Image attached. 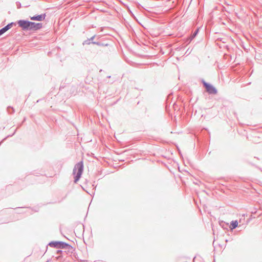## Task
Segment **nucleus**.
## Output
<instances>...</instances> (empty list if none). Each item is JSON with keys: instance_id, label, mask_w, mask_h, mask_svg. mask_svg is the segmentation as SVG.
Listing matches in <instances>:
<instances>
[{"instance_id": "nucleus-15", "label": "nucleus", "mask_w": 262, "mask_h": 262, "mask_svg": "<svg viewBox=\"0 0 262 262\" xmlns=\"http://www.w3.org/2000/svg\"><path fill=\"white\" fill-rule=\"evenodd\" d=\"M95 37V35H94L92 37H91L90 38H89L90 39V40L91 41V42L92 41H94L93 40L94 39Z\"/></svg>"}, {"instance_id": "nucleus-5", "label": "nucleus", "mask_w": 262, "mask_h": 262, "mask_svg": "<svg viewBox=\"0 0 262 262\" xmlns=\"http://www.w3.org/2000/svg\"><path fill=\"white\" fill-rule=\"evenodd\" d=\"M92 43L94 45H96L101 47H107L108 48L107 50L106 51V52L107 53L111 51L110 47H112V46L110 45V43H108L107 41L103 40L102 39H99L96 41H92Z\"/></svg>"}, {"instance_id": "nucleus-16", "label": "nucleus", "mask_w": 262, "mask_h": 262, "mask_svg": "<svg viewBox=\"0 0 262 262\" xmlns=\"http://www.w3.org/2000/svg\"><path fill=\"white\" fill-rule=\"evenodd\" d=\"M46 262H49V260H48Z\"/></svg>"}, {"instance_id": "nucleus-8", "label": "nucleus", "mask_w": 262, "mask_h": 262, "mask_svg": "<svg viewBox=\"0 0 262 262\" xmlns=\"http://www.w3.org/2000/svg\"><path fill=\"white\" fill-rule=\"evenodd\" d=\"M14 25V23H11L7 25L0 29V36L5 33L7 31L10 29Z\"/></svg>"}, {"instance_id": "nucleus-3", "label": "nucleus", "mask_w": 262, "mask_h": 262, "mask_svg": "<svg viewBox=\"0 0 262 262\" xmlns=\"http://www.w3.org/2000/svg\"><path fill=\"white\" fill-rule=\"evenodd\" d=\"M203 86L206 89V92L209 94H216L217 92L216 89L212 85L206 82L204 80H202Z\"/></svg>"}, {"instance_id": "nucleus-14", "label": "nucleus", "mask_w": 262, "mask_h": 262, "mask_svg": "<svg viewBox=\"0 0 262 262\" xmlns=\"http://www.w3.org/2000/svg\"><path fill=\"white\" fill-rule=\"evenodd\" d=\"M62 252V251L60 250H58L57 251H56V253L57 254H61Z\"/></svg>"}, {"instance_id": "nucleus-1", "label": "nucleus", "mask_w": 262, "mask_h": 262, "mask_svg": "<svg viewBox=\"0 0 262 262\" xmlns=\"http://www.w3.org/2000/svg\"><path fill=\"white\" fill-rule=\"evenodd\" d=\"M83 170V162L80 161L77 163L74 166L73 170V174L74 176V183H77L80 178Z\"/></svg>"}, {"instance_id": "nucleus-9", "label": "nucleus", "mask_w": 262, "mask_h": 262, "mask_svg": "<svg viewBox=\"0 0 262 262\" xmlns=\"http://www.w3.org/2000/svg\"><path fill=\"white\" fill-rule=\"evenodd\" d=\"M238 226V222L237 221H232L231 222L230 228L231 229L233 230L236 228Z\"/></svg>"}, {"instance_id": "nucleus-7", "label": "nucleus", "mask_w": 262, "mask_h": 262, "mask_svg": "<svg viewBox=\"0 0 262 262\" xmlns=\"http://www.w3.org/2000/svg\"><path fill=\"white\" fill-rule=\"evenodd\" d=\"M42 27V23H36L32 22L31 30V31H36L41 29Z\"/></svg>"}, {"instance_id": "nucleus-10", "label": "nucleus", "mask_w": 262, "mask_h": 262, "mask_svg": "<svg viewBox=\"0 0 262 262\" xmlns=\"http://www.w3.org/2000/svg\"><path fill=\"white\" fill-rule=\"evenodd\" d=\"M198 32H199V29H196L193 32V33L192 34V35H191V36L190 37V38L189 39V41H191L196 36V35L198 33Z\"/></svg>"}, {"instance_id": "nucleus-12", "label": "nucleus", "mask_w": 262, "mask_h": 262, "mask_svg": "<svg viewBox=\"0 0 262 262\" xmlns=\"http://www.w3.org/2000/svg\"><path fill=\"white\" fill-rule=\"evenodd\" d=\"M91 43H92V42L89 38L84 40L82 43L83 45H90Z\"/></svg>"}, {"instance_id": "nucleus-6", "label": "nucleus", "mask_w": 262, "mask_h": 262, "mask_svg": "<svg viewBox=\"0 0 262 262\" xmlns=\"http://www.w3.org/2000/svg\"><path fill=\"white\" fill-rule=\"evenodd\" d=\"M46 16V13H44L31 17L30 19L32 20L42 21L45 19Z\"/></svg>"}, {"instance_id": "nucleus-13", "label": "nucleus", "mask_w": 262, "mask_h": 262, "mask_svg": "<svg viewBox=\"0 0 262 262\" xmlns=\"http://www.w3.org/2000/svg\"><path fill=\"white\" fill-rule=\"evenodd\" d=\"M16 4L17 8H20L21 7V4L19 2H17Z\"/></svg>"}, {"instance_id": "nucleus-2", "label": "nucleus", "mask_w": 262, "mask_h": 262, "mask_svg": "<svg viewBox=\"0 0 262 262\" xmlns=\"http://www.w3.org/2000/svg\"><path fill=\"white\" fill-rule=\"evenodd\" d=\"M48 245L51 247L59 249H67L68 247H71L68 244L60 241H52L50 242Z\"/></svg>"}, {"instance_id": "nucleus-11", "label": "nucleus", "mask_w": 262, "mask_h": 262, "mask_svg": "<svg viewBox=\"0 0 262 262\" xmlns=\"http://www.w3.org/2000/svg\"><path fill=\"white\" fill-rule=\"evenodd\" d=\"M7 111L9 114H12L14 112V108L11 106H9L7 107Z\"/></svg>"}, {"instance_id": "nucleus-4", "label": "nucleus", "mask_w": 262, "mask_h": 262, "mask_svg": "<svg viewBox=\"0 0 262 262\" xmlns=\"http://www.w3.org/2000/svg\"><path fill=\"white\" fill-rule=\"evenodd\" d=\"M18 26L23 30H31L32 21L26 20H19L17 22Z\"/></svg>"}]
</instances>
